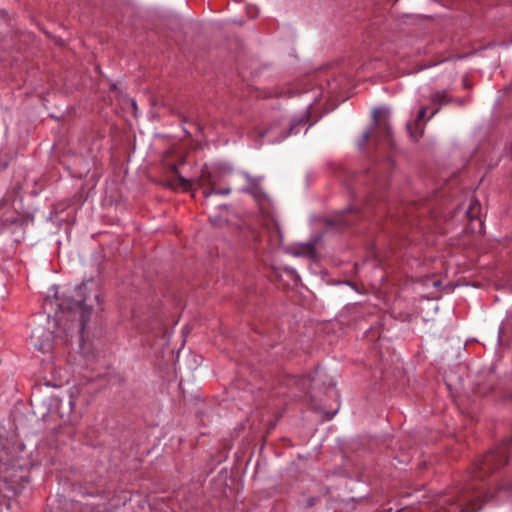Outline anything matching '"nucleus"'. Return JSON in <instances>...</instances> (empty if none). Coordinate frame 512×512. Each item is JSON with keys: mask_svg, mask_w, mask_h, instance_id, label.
Instances as JSON below:
<instances>
[{"mask_svg": "<svg viewBox=\"0 0 512 512\" xmlns=\"http://www.w3.org/2000/svg\"><path fill=\"white\" fill-rule=\"evenodd\" d=\"M5 484V488L16 494L18 492V486L14 484H9L6 480L3 481Z\"/></svg>", "mask_w": 512, "mask_h": 512, "instance_id": "14", "label": "nucleus"}, {"mask_svg": "<svg viewBox=\"0 0 512 512\" xmlns=\"http://www.w3.org/2000/svg\"><path fill=\"white\" fill-rule=\"evenodd\" d=\"M480 204L476 199L471 200L470 205L466 211L467 218L471 222V229L476 232H481L483 222L479 219Z\"/></svg>", "mask_w": 512, "mask_h": 512, "instance_id": "5", "label": "nucleus"}, {"mask_svg": "<svg viewBox=\"0 0 512 512\" xmlns=\"http://www.w3.org/2000/svg\"><path fill=\"white\" fill-rule=\"evenodd\" d=\"M91 285V282H83L81 283L75 290V299L69 304L68 309L73 312H79L80 325L79 331L81 333L84 332L85 326L87 322L90 320V315L92 312L93 302H97L99 295L97 293L94 294V300L92 301L89 297H87L86 293L89 290L88 285Z\"/></svg>", "mask_w": 512, "mask_h": 512, "instance_id": "2", "label": "nucleus"}, {"mask_svg": "<svg viewBox=\"0 0 512 512\" xmlns=\"http://www.w3.org/2000/svg\"><path fill=\"white\" fill-rule=\"evenodd\" d=\"M381 113H382L381 109L374 110V112H373L374 126H379V127L383 126L386 130L387 137H389L390 133H391V128H390L388 121L381 119V117H380Z\"/></svg>", "mask_w": 512, "mask_h": 512, "instance_id": "10", "label": "nucleus"}, {"mask_svg": "<svg viewBox=\"0 0 512 512\" xmlns=\"http://www.w3.org/2000/svg\"><path fill=\"white\" fill-rule=\"evenodd\" d=\"M199 185L201 186H209V188H206L203 190V196L205 198H209L211 195H228L231 192L230 188H216L215 187V181L213 180L210 172L207 169H203L201 176L198 180Z\"/></svg>", "mask_w": 512, "mask_h": 512, "instance_id": "3", "label": "nucleus"}, {"mask_svg": "<svg viewBox=\"0 0 512 512\" xmlns=\"http://www.w3.org/2000/svg\"><path fill=\"white\" fill-rule=\"evenodd\" d=\"M511 442L512 439L507 438L500 447L485 455L477 464L474 477L484 479V477L489 473L506 465L509 459L507 448Z\"/></svg>", "mask_w": 512, "mask_h": 512, "instance_id": "1", "label": "nucleus"}, {"mask_svg": "<svg viewBox=\"0 0 512 512\" xmlns=\"http://www.w3.org/2000/svg\"><path fill=\"white\" fill-rule=\"evenodd\" d=\"M245 179L248 182V186L241 189L243 193H247L252 195L257 201H262L267 199V194L263 190L261 186V182L263 180L262 176L252 177L248 173L244 174Z\"/></svg>", "mask_w": 512, "mask_h": 512, "instance_id": "4", "label": "nucleus"}, {"mask_svg": "<svg viewBox=\"0 0 512 512\" xmlns=\"http://www.w3.org/2000/svg\"><path fill=\"white\" fill-rule=\"evenodd\" d=\"M488 499H489L488 495H484V496H483V499L481 500V502L488 501Z\"/></svg>", "mask_w": 512, "mask_h": 512, "instance_id": "18", "label": "nucleus"}, {"mask_svg": "<svg viewBox=\"0 0 512 512\" xmlns=\"http://www.w3.org/2000/svg\"><path fill=\"white\" fill-rule=\"evenodd\" d=\"M372 130L373 128H369L368 130H366L363 135H362V139L360 140L359 142V145L360 146H364L366 144V142L370 139L371 137V134H372Z\"/></svg>", "mask_w": 512, "mask_h": 512, "instance_id": "13", "label": "nucleus"}, {"mask_svg": "<svg viewBox=\"0 0 512 512\" xmlns=\"http://www.w3.org/2000/svg\"><path fill=\"white\" fill-rule=\"evenodd\" d=\"M427 112V107L422 106L417 115V119L414 124L408 123L407 130L411 136V138L417 141L423 135V126H420L419 123L424 119Z\"/></svg>", "mask_w": 512, "mask_h": 512, "instance_id": "7", "label": "nucleus"}, {"mask_svg": "<svg viewBox=\"0 0 512 512\" xmlns=\"http://www.w3.org/2000/svg\"><path fill=\"white\" fill-rule=\"evenodd\" d=\"M31 339L34 342V345L40 350V351H46L51 347V339L52 335L50 332H46L42 328H37L33 330L31 334Z\"/></svg>", "mask_w": 512, "mask_h": 512, "instance_id": "6", "label": "nucleus"}, {"mask_svg": "<svg viewBox=\"0 0 512 512\" xmlns=\"http://www.w3.org/2000/svg\"><path fill=\"white\" fill-rule=\"evenodd\" d=\"M300 125H304V122L297 121L295 123L286 124L285 127L289 126V131L283 132L279 137H276V138L272 139L271 141H282L290 134H297L298 133L297 127Z\"/></svg>", "mask_w": 512, "mask_h": 512, "instance_id": "12", "label": "nucleus"}, {"mask_svg": "<svg viewBox=\"0 0 512 512\" xmlns=\"http://www.w3.org/2000/svg\"><path fill=\"white\" fill-rule=\"evenodd\" d=\"M170 171L175 175V180L168 181L167 186L176 189L183 188L184 190H188L191 186V181L181 176L178 172V166L176 164H171L169 166Z\"/></svg>", "mask_w": 512, "mask_h": 512, "instance_id": "8", "label": "nucleus"}, {"mask_svg": "<svg viewBox=\"0 0 512 512\" xmlns=\"http://www.w3.org/2000/svg\"><path fill=\"white\" fill-rule=\"evenodd\" d=\"M439 112V109H435L432 111L431 115L428 117L427 121L430 120L431 118H433L437 113Z\"/></svg>", "mask_w": 512, "mask_h": 512, "instance_id": "15", "label": "nucleus"}, {"mask_svg": "<svg viewBox=\"0 0 512 512\" xmlns=\"http://www.w3.org/2000/svg\"><path fill=\"white\" fill-rule=\"evenodd\" d=\"M431 103L435 105H444L450 102V97L445 90L435 91L430 95Z\"/></svg>", "mask_w": 512, "mask_h": 512, "instance_id": "9", "label": "nucleus"}, {"mask_svg": "<svg viewBox=\"0 0 512 512\" xmlns=\"http://www.w3.org/2000/svg\"><path fill=\"white\" fill-rule=\"evenodd\" d=\"M351 210L342 211L339 215V219L331 221V224L338 226H350L354 223V220L350 217Z\"/></svg>", "mask_w": 512, "mask_h": 512, "instance_id": "11", "label": "nucleus"}, {"mask_svg": "<svg viewBox=\"0 0 512 512\" xmlns=\"http://www.w3.org/2000/svg\"><path fill=\"white\" fill-rule=\"evenodd\" d=\"M274 228H275V231L279 234V236L281 237V233H280V228L278 226L277 223H274Z\"/></svg>", "mask_w": 512, "mask_h": 512, "instance_id": "16", "label": "nucleus"}, {"mask_svg": "<svg viewBox=\"0 0 512 512\" xmlns=\"http://www.w3.org/2000/svg\"><path fill=\"white\" fill-rule=\"evenodd\" d=\"M274 130H276V127H270L268 130H267V134H273Z\"/></svg>", "mask_w": 512, "mask_h": 512, "instance_id": "17", "label": "nucleus"}]
</instances>
